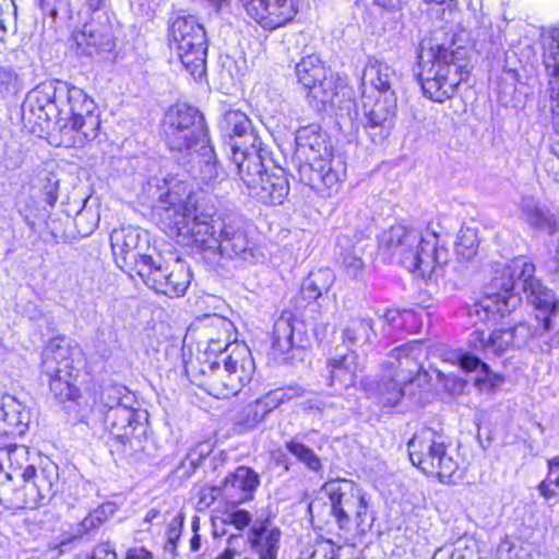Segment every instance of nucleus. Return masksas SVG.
I'll use <instances>...</instances> for the list:
<instances>
[{"instance_id": "obj_11", "label": "nucleus", "mask_w": 559, "mask_h": 559, "mask_svg": "<svg viewBox=\"0 0 559 559\" xmlns=\"http://www.w3.org/2000/svg\"><path fill=\"white\" fill-rule=\"evenodd\" d=\"M447 437L429 427L417 431L408 441V454L412 464L427 475L437 476L441 483L449 484L459 469V463L447 451Z\"/></svg>"}, {"instance_id": "obj_49", "label": "nucleus", "mask_w": 559, "mask_h": 559, "mask_svg": "<svg viewBox=\"0 0 559 559\" xmlns=\"http://www.w3.org/2000/svg\"><path fill=\"white\" fill-rule=\"evenodd\" d=\"M266 416L265 408H263L260 401L257 399L245 407L242 412V423L247 427L252 428L264 420Z\"/></svg>"}, {"instance_id": "obj_59", "label": "nucleus", "mask_w": 559, "mask_h": 559, "mask_svg": "<svg viewBox=\"0 0 559 559\" xmlns=\"http://www.w3.org/2000/svg\"><path fill=\"white\" fill-rule=\"evenodd\" d=\"M13 81L14 74L11 70L0 69V93L7 91Z\"/></svg>"}, {"instance_id": "obj_53", "label": "nucleus", "mask_w": 559, "mask_h": 559, "mask_svg": "<svg viewBox=\"0 0 559 559\" xmlns=\"http://www.w3.org/2000/svg\"><path fill=\"white\" fill-rule=\"evenodd\" d=\"M16 14L13 0H0V27L5 29L4 23L10 22Z\"/></svg>"}, {"instance_id": "obj_22", "label": "nucleus", "mask_w": 559, "mask_h": 559, "mask_svg": "<svg viewBox=\"0 0 559 559\" xmlns=\"http://www.w3.org/2000/svg\"><path fill=\"white\" fill-rule=\"evenodd\" d=\"M58 180L45 178L38 179L31 188L29 195L19 201V212L23 215L26 225L35 231V218H45L49 209L53 207L58 199Z\"/></svg>"}, {"instance_id": "obj_37", "label": "nucleus", "mask_w": 559, "mask_h": 559, "mask_svg": "<svg viewBox=\"0 0 559 559\" xmlns=\"http://www.w3.org/2000/svg\"><path fill=\"white\" fill-rule=\"evenodd\" d=\"M521 218L532 228L549 235L557 229L556 221L550 211L534 197H523L520 203Z\"/></svg>"}, {"instance_id": "obj_46", "label": "nucleus", "mask_w": 559, "mask_h": 559, "mask_svg": "<svg viewBox=\"0 0 559 559\" xmlns=\"http://www.w3.org/2000/svg\"><path fill=\"white\" fill-rule=\"evenodd\" d=\"M286 450L295 456L300 463H302L307 468L318 472L321 469L322 464L320 457L314 453V451L298 441L296 438L289 440L285 444Z\"/></svg>"}, {"instance_id": "obj_27", "label": "nucleus", "mask_w": 559, "mask_h": 559, "mask_svg": "<svg viewBox=\"0 0 559 559\" xmlns=\"http://www.w3.org/2000/svg\"><path fill=\"white\" fill-rule=\"evenodd\" d=\"M259 485L260 476L253 468L238 466L226 476L223 492L231 504L238 506L252 500Z\"/></svg>"}, {"instance_id": "obj_29", "label": "nucleus", "mask_w": 559, "mask_h": 559, "mask_svg": "<svg viewBox=\"0 0 559 559\" xmlns=\"http://www.w3.org/2000/svg\"><path fill=\"white\" fill-rule=\"evenodd\" d=\"M141 414L133 408V405L120 406L112 411H105L104 425L109 432L121 443H132V438L139 428L143 429L141 424Z\"/></svg>"}, {"instance_id": "obj_24", "label": "nucleus", "mask_w": 559, "mask_h": 559, "mask_svg": "<svg viewBox=\"0 0 559 559\" xmlns=\"http://www.w3.org/2000/svg\"><path fill=\"white\" fill-rule=\"evenodd\" d=\"M282 532L267 519L253 522L245 536L248 545L258 559H277L281 547Z\"/></svg>"}, {"instance_id": "obj_16", "label": "nucleus", "mask_w": 559, "mask_h": 559, "mask_svg": "<svg viewBox=\"0 0 559 559\" xmlns=\"http://www.w3.org/2000/svg\"><path fill=\"white\" fill-rule=\"evenodd\" d=\"M213 206L194 207L193 217L188 228L183 230L181 238L177 241L195 248L205 253V258L213 260L217 257V247H219V235L216 236L217 229L221 231V223L223 218H214Z\"/></svg>"}, {"instance_id": "obj_41", "label": "nucleus", "mask_w": 559, "mask_h": 559, "mask_svg": "<svg viewBox=\"0 0 559 559\" xmlns=\"http://www.w3.org/2000/svg\"><path fill=\"white\" fill-rule=\"evenodd\" d=\"M79 370L71 372L45 373L49 379L51 393L61 402L73 401L79 396V390L74 384Z\"/></svg>"}, {"instance_id": "obj_43", "label": "nucleus", "mask_w": 559, "mask_h": 559, "mask_svg": "<svg viewBox=\"0 0 559 559\" xmlns=\"http://www.w3.org/2000/svg\"><path fill=\"white\" fill-rule=\"evenodd\" d=\"M479 239L476 228L464 226L460 229L455 253L461 262H472L478 253Z\"/></svg>"}, {"instance_id": "obj_25", "label": "nucleus", "mask_w": 559, "mask_h": 559, "mask_svg": "<svg viewBox=\"0 0 559 559\" xmlns=\"http://www.w3.org/2000/svg\"><path fill=\"white\" fill-rule=\"evenodd\" d=\"M395 76V71L389 64L369 58L361 75L362 98L385 97L386 94L394 93L392 83Z\"/></svg>"}, {"instance_id": "obj_7", "label": "nucleus", "mask_w": 559, "mask_h": 559, "mask_svg": "<svg viewBox=\"0 0 559 559\" xmlns=\"http://www.w3.org/2000/svg\"><path fill=\"white\" fill-rule=\"evenodd\" d=\"M157 195L153 215L159 227L171 238H181L193 217L194 207L202 204L190 192L188 185L177 176H155L148 181Z\"/></svg>"}, {"instance_id": "obj_3", "label": "nucleus", "mask_w": 559, "mask_h": 559, "mask_svg": "<svg viewBox=\"0 0 559 559\" xmlns=\"http://www.w3.org/2000/svg\"><path fill=\"white\" fill-rule=\"evenodd\" d=\"M379 250L409 272L430 277L448 260V250L438 245L436 231L395 225L379 237Z\"/></svg>"}, {"instance_id": "obj_19", "label": "nucleus", "mask_w": 559, "mask_h": 559, "mask_svg": "<svg viewBox=\"0 0 559 559\" xmlns=\"http://www.w3.org/2000/svg\"><path fill=\"white\" fill-rule=\"evenodd\" d=\"M542 60L548 79L551 120L559 133V25L542 34Z\"/></svg>"}, {"instance_id": "obj_23", "label": "nucleus", "mask_w": 559, "mask_h": 559, "mask_svg": "<svg viewBox=\"0 0 559 559\" xmlns=\"http://www.w3.org/2000/svg\"><path fill=\"white\" fill-rule=\"evenodd\" d=\"M218 239L217 255L228 259L238 258L243 261L253 259V248L247 237L245 222L240 216H227L222 219Z\"/></svg>"}, {"instance_id": "obj_17", "label": "nucleus", "mask_w": 559, "mask_h": 559, "mask_svg": "<svg viewBox=\"0 0 559 559\" xmlns=\"http://www.w3.org/2000/svg\"><path fill=\"white\" fill-rule=\"evenodd\" d=\"M218 128L225 144L230 151V162L236 152L262 150L261 141L252 128L248 116L238 109H229L219 119Z\"/></svg>"}, {"instance_id": "obj_9", "label": "nucleus", "mask_w": 559, "mask_h": 559, "mask_svg": "<svg viewBox=\"0 0 559 559\" xmlns=\"http://www.w3.org/2000/svg\"><path fill=\"white\" fill-rule=\"evenodd\" d=\"M321 495L328 499L330 515L341 531L349 532L353 524L359 534L371 528L374 518L370 513V497L361 487L346 479L330 480Z\"/></svg>"}, {"instance_id": "obj_55", "label": "nucleus", "mask_w": 559, "mask_h": 559, "mask_svg": "<svg viewBox=\"0 0 559 559\" xmlns=\"http://www.w3.org/2000/svg\"><path fill=\"white\" fill-rule=\"evenodd\" d=\"M92 559H117V555L109 543H102L95 547Z\"/></svg>"}, {"instance_id": "obj_36", "label": "nucleus", "mask_w": 559, "mask_h": 559, "mask_svg": "<svg viewBox=\"0 0 559 559\" xmlns=\"http://www.w3.org/2000/svg\"><path fill=\"white\" fill-rule=\"evenodd\" d=\"M74 349L64 338L51 340L43 352V372H71L79 370L73 366Z\"/></svg>"}, {"instance_id": "obj_50", "label": "nucleus", "mask_w": 559, "mask_h": 559, "mask_svg": "<svg viewBox=\"0 0 559 559\" xmlns=\"http://www.w3.org/2000/svg\"><path fill=\"white\" fill-rule=\"evenodd\" d=\"M246 547L243 534H229L226 539V547L215 559H235Z\"/></svg>"}, {"instance_id": "obj_54", "label": "nucleus", "mask_w": 559, "mask_h": 559, "mask_svg": "<svg viewBox=\"0 0 559 559\" xmlns=\"http://www.w3.org/2000/svg\"><path fill=\"white\" fill-rule=\"evenodd\" d=\"M328 406H329V404L325 401H323L321 397H318V396L308 399V400L301 402V404H300L301 409L305 412H309V413H312V412L322 413L326 409Z\"/></svg>"}, {"instance_id": "obj_30", "label": "nucleus", "mask_w": 559, "mask_h": 559, "mask_svg": "<svg viewBox=\"0 0 559 559\" xmlns=\"http://www.w3.org/2000/svg\"><path fill=\"white\" fill-rule=\"evenodd\" d=\"M72 40L79 52L87 56L98 51L110 50L114 46L110 26H102L94 20L75 29L72 34Z\"/></svg>"}, {"instance_id": "obj_18", "label": "nucleus", "mask_w": 559, "mask_h": 559, "mask_svg": "<svg viewBox=\"0 0 559 559\" xmlns=\"http://www.w3.org/2000/svg\"><path fill=\"white\" fill-rule=\"evenodd\" d=\"M364 99V129L373 143H382L393 129L396 114L395 93Z\"/></svg>"}, {"instance_id": "obj_33", "label": "nucleus", "mask_w": 559, "mask_h": 559, "mask_svg": "<svg viewBox=\"0 0 559 559\" xmlns=\"http://www.w3.org/2000/svg\"><path fill=\"white\" fill-rule=\"evenodd\" d=\"M221 362V360H213L204 364L201 369L204 376L203 385L211 395L217 399H228L238 394L245 385L230 386L237 379Z\"/></svg>"}, {"instance_id": "obj_8", "label": "nucleus", "mask_w": 559, "mask_h": 559, "mask_svg": "<svg viewBox=\"0 0 559 559\" xmlns=\"http://www.w3.org/2000/svg\"><path fill=\"white\" fill-rule=\"evenodd\" d=\"M425 354L421 342L396 347L385 364L384 373L378 383L380 401L386 406L396 405L404 396L416 394V382L420 379V358Z\"/></svg>"}, {"instance_id": "obj_60", "label": "nucleus", "mask_w": 559, "mask_h": 559, "mask_svg": "<svg viewBox=\"0 0 559 559\" xmlns=\"http://www.w3.org/2000/svg\"><path fill=\"white\" fill-rule=\"evenodd\" d=\"M153 555L145 548H133L127 554V559H152Z\"/></svg>"}, {"instance_id": "obj_13", "label": "nucleus", "mask_w": 559, "mask_h": 559, "mask_svg": "<svg viewBox=\"0 0 559 559\" xmlns=\"http://www.w3.org/2000/svg\"><path fill=\"white\" fill-rule=\"evenodd\" d=\"M163 132L171 151L190 152L209 141L203 116L186 104H177L168 109Z\"/></svg>"}, {"instance_id": "obj_20", "label": "nucleus", "mask_w": 559, "mask_h": 559, "mask_svg": "<svg viewBox=\"0 0 559 559\" xmlns=\"http://www.w3.org/2000/svg\"><path fill=\"white\" fill-rule=\"evenodd\" d=\"M110 245L117 265L123 271H135L145 258H153L154 253H143L140 231L132 227L116 228L110 234Z\"/></svg>"}, {"instance_id": "obj_4", "label": "nucleus", "mask_w": 559, "mask_h": 559, "mask_svg": "<svg viewBox=\"0 0 559 559\" xmlns=\"http://www.w3.org/2000/svg\"><path fill=\"white\" fill-rule=\"evenodd\" d=\"M294 163L299 180L322 194L337 190L344 167L335 163L325 134L317 124L302 127L296 132Z\"/></svg>"}, {"instance_id": "obj_51", "label": "nucleus", "mask_w": 559, "mask_h": 559, "mask_svg": "<svg viewBox=\"0 0 559 559\" xmlns=\"http://www.w3.org/2000/svg\"><path fill=\"white\" fill-rule=\"evenodd\" d=\"M105 521L104 511L95 510L91 512L78 526L76 537H81L83 534L90 533L95 528L99 527Z\"/></svg>"}, {"instance_id": "obj_2", "label": "nucleus", "mask_w": 559, "mask_h": 559, "mask_svg": "<svg viewBox=\"0 0 559 559\" xmlns=\"http://www.w3.org/2000/svg\"><path fill=\"white\" fill-rule=\"evenodd\" d=\"M22 119L33 133L44 131L51 120H69L62 128L68 146H83L100 127L94 100L82 88L59 80L43 82L27 94Z\"/></svg>"}, {"instance_id": "obj_57", "label": "nucleus", "mask_w": 559, "mask_h": 559, "mask_svg": "<svg viewBox=\"0 0 559 559\" xmlns=\"http://www.w3.org/2000/svg\"><path fill=\"white\" fill-rule=\"evenodd\" d=\"M183 525V518L181 515L176 516L171 523L169 524L168 528V542L173 545L176 544V540L180 536V530Z\"/></svg>"}, {"instance_id": "obj_26", "label": "nucleus", "mask_w": 559, "mask_h": 559, "mask_svg": "<svg viewBox=\"0 0 559 559\" xmlns=\"http://www.w3.org/2000/svg\"><path fill=\"white\" fill-rule=\"evenodd\" d=\"M187 153L191 156L190 171L195 179L205 186H215L225 179L226 174L218 164L210 141Z\"/></svg>"}, {"instance_id": "obj_21", "label": "nucleus", "mask_w": 559, "mask_h": 559, "mask_svg": "<svg viewBox=\"0 0 559 559\" xmlns=\"http://www.w3.org/2000/svg\"><path fill=\"white\" fill-rule=\"evenodd\" d=\"M246 14L265 29H276L293 20V0H237Z\"/></svg>"}, {"instance_id": "obj_40", "label": "nucleus", "mask_w": 559, "mask_h": 559, "mask_svg": "<svg viewBox=\"0 0 559 559\" xmlns=\"http://www.w3.org/2000/svg\"><path fill=\"white\" fill-rule=\"evenodd\" d=\"M372 335H374L373 321L368 316L352 317L342 332L343 342L349 345L367 344Z\"/></svg>"}, {"instance_id": "obj_5", "label": "nucleus", "mask_w": 559, "mask_h": 559, "mask_svg": "<svg viewBox=\"0 0 559 559\" xmlns=\"http://www.w3.org/2000/svg\"><path fill=\"white\" fill-rule=\"evenodd\" d=\"M296 75L308 90L309 102L317 110L331 109L340 116L346 110L350 120L357 118L354 92L346 78L325 68L318 56L304 57L296 64Z\"/></svg>"}, {"instance_id": "obj_64", "label": "nucleus", "mask_w": 559, "mask_h": 559, "mask_svg": "<svg viewBox=\"0 0 559 559\" xmlns=\"http://www.w3.org/2000/svg\"><path fill=\"white\" fill-rule=\"evenodd\" d=\"M189 544L191 551H198L201 548V536L199 534H193Z\"/></svg>"}, {"instance_id": "obj_44", "label": "nucleus", "mask_w": 559, "mask_h": 559, "mask_svg": "<svg viewBox=\"0 0 559 559\" xmlns=\"http://www.w3.org/2000/svg\"><path fill=\"white\" fill-rule=\"evenodd\" d=\"M304 394V389L300 385L294 384L285 388H277L269 391L263 396L259 397L261 405L265 408L266 414H270L273 409L282 405L283 403L290 401L295 397H299Z\"/></svg>"}, {"instance_id": "obj_63", "label": "nucleus", "mask_w": 559, "mask_h": 559, "mask_svg": "<svg viewBox=\"0 0 559 559\" xmlns=\"http://www.w3.org/2000/svg\"><path fill=\"white\" fill-rule=\"evenodd\" d=\"M159 516H160L159 510H157L156 508H152L146 512L144 522L152 524Z\"/></svg>"}, {"instance_id": "obj_56", "label": "nucleus", "mask_w": 559, "mask_h": 559, "mask_svg": "<svg viewBox=\"0 0 559 559\" xmlns=\"http://www.w3.org/2000/svg\"><path fill=\"white\" fill-rule=\"evenodd\" d=\"M548 483H554V487L559 488V457H552L548 461Z\"/></svg>"}, {"instance_id": "obj_14", "label": "nucleus", "mask_w": 559, "mask_h": 559, "mask_svg": "<svg viewBox=\"0 0 559 559\" xmlns=\"http://www.w3.org/2000/svg\"><path fill=\"white\" fill-rule=\"evenodd\" d=\"M139 276L147 287L168 297H180L186 294L191 283L189 265L180 259L164 264L160 254L145 258L139 265Z\"/></svg>"}, {"instance_id": "obj_47", "label": "nucleus", "mask_w": 559, "mask_h": 559, "mask_svg": "<svg viewBox=\"0 0 559 559\" xmlns=\"http://www.w3.org/2000/svg\"><path fill=\"white\" fill-rule=\"evenodd\" d=\"M99 219L100 216L97 209L88 205V200H85L74 218V223L82 236H88L97 228Z\"/></svg>"}, {"instance_id": "obj_38", "label": "nucleus", "mask_w": 559, "mask_h": 559, "mask_svg": "<svg viewBox=\"0 0 559 559\" xmlns=\"http://www.w3.org/2000/svg\"><path fill=\"white\" fill-rule=\"evenodd\" d=\"M301 333H296V326L290 313H283L274 323L273 348L281 354L292 348L302 346Z\"/></svg>"}, {"instance_id": "obj_48", "label": "nucleus", "mask_w": 559, "mask_h": 559, "mask_svg": "<svg viewBox=\"0 0 559 559\" xmlns=\"http://www.w3.org/2000/svg\"><path fill=\"white\" fill-rule=\"evenodd\" d=\"M252 521V514L245 509L231 510L225 514L224 519V523L234 526L239 532L238 534H242L246 528H250L253 524Z\"/></svg>"}, {"instance_id": "obj_52", "label": "nucleus", "mask_w": 559, "mask_h": 559, "mask_svg": "<svg viewBox=\"0 0 559 559\" xmlns=\"http://www.w3.org/2000/svg\"><path fill=\"white\" fill-rule=\"evenodd\" d=\"M415 313L412 310H397V309H389L383 314L384 321L395 328V329H402L404 328V322L408 321L409 319H414Z\"/></svg>"}, {"instance_id": "obj_39", "label": "nucleus", "mask_w": 559, "mask_h": 559, "mask_svg": "<svg viewBox=\"0 0 559 559\" xmlns=\"http://www.w3.org/2000/svg\"><path fill=\"white\" fill-rule=\"evenodd\" d=\"M335 282V275L329 267L312 271L304 280L301 285L302 298L312 301L329 293Z\"/></svg>"}, {"instance_id": "obj_10", "label": "nucleus", "mask_w": 559, "mask_h": 559, "mask_svg": "<svg viewBox=\"0 0 559 559\" xmlns=\"http://www.w3.org/2000/svg\"><path fill=\"white\" fill-rule=\"evenodd\" d=\"M233 165L250 197L266 205L282 204L289 193V182L282 169L267 173L262 150L236 152Z\"/></svg>"}, {"instance_id": "obj_6", "label": "nucleus", "mask_w": 559, "mask_h": 559, "mask_svg": "<svg viewBox=\"0 0 559 559\" xmlns=\"http://www.w3.org/2000/svg\"><path fill=\"white\" fill-rule=\"evenodd\" d=\"M468 74L469 61L464 48L437 45L430 48L429 60L423 64L419 81L426 97L443 103L456 94Z\"/></svg>"}, {"instance_id": "obj_32", "label": "nucleus", "mask_w": 559, "mask_h": 559, "mask_svg": "<svg viewBox=\"0 0 559 559\" xmlns=\"http://www.w3.org/2000/svg\"><path fill=\"white\" fill-rule=\"evenodd\" d=\"M326 368L329 385L347 389L356 384L358 376L362 371L364 362L356 352L350 350L344 355L330 358Z\"/></svg>"}, {"instance_id": "obj_58", "label": "nucleus", "mask_w": 559, "mask_h": 559, "mask_svg": "<svg viewBox=\"0 0 559 559\" xmlns=\"http://www.w3.org/2000/svg\"><path fill=\"white\" fill-rule=\"evenodd\" d=\"M557 489L558 488L554 487V483H548L547 478L542 480L539 483V485L537 486L538 492L546 500H549V499H552L554 497H556L557 496Z\"/></svg>"}, {"instance_id": "obj_42", "label": "nucleus", "mask_w": 559, "mask_h": 559, "mask_svg": "<svg viewBox=\"0 0 559 559\" xmlns=\"http://www.w3.org/2000/svg\"><path fill=\"white\" fill-rule=\"evenodd\" d=\"M461 368L465 371H477L475 377V385L480 391L490 390L493 385L489 367L483 362L477 356L468 353H460L456 356Z\"/></svg>"}, {"instance_id": "obj_1", "label": "nucleus", "mask_w": 559, "mask_h": 559, "mask_svg": "<svg viewBox=\"0 0 559 559\" xmlns=\"http://www.w3.org/2000/svg\"><path fill=\"white\" fill-rule=\"evenodd\" d=\"M535 266L524 257L511 260L486 288L483 297L467 309L473 324L496 322L514 311L525 293L537 310L534 323L520 322L508 329H496L489 335L473 331L469 348L486 356H501L510 349L527 347L531 352H548L559 345V301L535 276Z\"/></svg>"}, {"instance_id": "obj_61", "label": "nucleus", "mask_w": 559, "mask_h": 559, "mask_svg": "<svg viewBox=\"0 0 559 559\" xmlns=\"http://www.w3.org/2000/svg\"><path fill=\"white\" fill-rule=\"evenodd\" d=\"M548 269L556 275L557 280L559 281V238L556 247V257L551 262H549Z\"/></svg>"}, {"instance_id": "obj_12", "label": "nucleus", "mask_w": 559, "mask_h": 559, "mask_svg": "<svg viewBox=\"0 0 559 559\" xmlns=\"http://www.w3.org/2000/svg\"><path fill=\"white\" fill-rule=\"evenodd\" d=\"M171 41L185 69L195 79L206 71L207 39L202 24L192 15H177L169 21Z\"/></svg>"}, {"instance_id": "obj_31", "label": "nucleus", "mask_w": 559, "mask_h": 559, "mask_svg": "<svg viewBox=\"0 0 559 559\" xmlns=\"http://www.w3.org/2000/svg\"><path fill=\"white\" fill-rule=\"evenodd\" d=\"M31 423L29 409L12 395L0 397V437L23 436Z\"/></svg>"}, {"instance_id": "obj_28", "label": "nucleus", "mask_w": 559, "mask_h": 559, "mask_svg": "<svg viewBox=\"0 0 559 559\" xmlns=\"http://www.w3.org/2000/svg\"><path fill=\"white\" fill-rule=\"evenodd\" d=\"M221 361L236 377L230 386L237 388L240 384H248L254 374L255 365L250 348L243 342L231 343L229 348L218 354Z\"/></svg>"}, {"instance_id": "obj_15", "label": "nucleus", "mask_w": 559, "mask_h": 559, "mask_svg": "<svg viewBox=\"0 0 559 559\" xmlns=\"http://www.w3.org/2000/svg\"><path fill=\"white\" fill-rule=\"evenodd\" d=\"M21 478L23 486L13 489L7 498L8 508L12 510H36L47 506L58 490V475L53 471L28 468Z\"/></svg>"}, {"instance_id": "obj_34", "label": "nucleus", "mask_w": 559, "mask_h": 559, "mask_svg": "<svg viewBox=\"0 0 559 559\" xmlns=\"http://www.w3.org/2000/svg\"><path fill=\"white\" fill-rule=\"evenodd\" d=\"M368 241L369 238L364 233L337 236L336 247L340 249V258L346 273L353 278H357L362 271L364 262L360 255L368 246Z\"/></svg>"}, {"instance_id": "obj_62", "label": "nucleus", "mask_w": 559, "mask_h": 559, "mask_svg": "<svg viewBox=\"0 0 559 559\" xmlns=\"http://www.w3.org/2000/svg\"><path fill=\"white\" fill-rule=\"evenodd\" d=\"M300 559H332V554L324 549H316L311 555L301 557Z\"/></svg>"}, {"instance_id": "obj_45", "label": "nucleus", "mask_w": 559, "mask_h": 559, "mask_svg": "<svg viewBox=\"0 0 559 559\" xmlns=\"http://www.w3.org/2000/svg\"><path fill=\"white\" fill-rule=\"evenodd\" d=\"M135 399L126 386L112 385L106 388L102 393V407L103 412L112 411L127 404V406L133 405Z\"/></svg>"}, {"instance_id": "obj_35", "label": "nucleus", "mask_w": 559, "mask_h": 559, "mask_svg": "<svg viewBox=\"0 0 559 559\" xmlns=\"http://www.w3.org/2000/svg\"><path fill=\"white\" fill-rule=\"evenodd\" d=\"M204 328L209 338L205 354L217 356L229 347L236 340L234 323L225 317L216 313L209 314L204 319Z\"/></svg>"}]
</instances>
